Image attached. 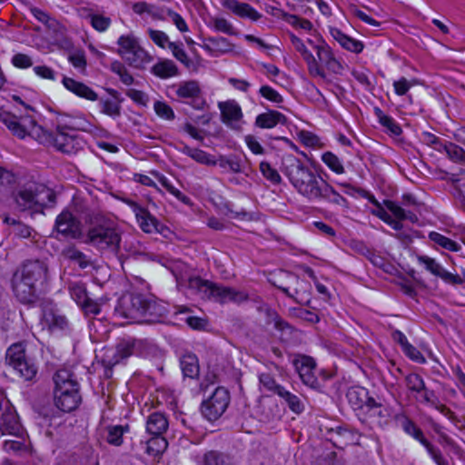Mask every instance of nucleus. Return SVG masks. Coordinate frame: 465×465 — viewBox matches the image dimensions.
Returning <instances> with one entry per match:
<instances>
[{"instance_id":"f257e3e1","label":"nucleus","mask_w":465,"mask_h":465,"mask_svg":"<svg viewBox=\"0 0 465 465\" xmlns=\"http://www.w3.org/2000/svg\"><path fill=\"white\" fill-rule=\"evenodd\" d=\"M0 122L17 138L30 136L39 143L53 146L64 153H74L82 147V142L77 135L68 133L59 125L54 133L49 132L38 125L27 113L16 115L1 108Z\"/></svg>"},{"instance_id":"f03ea898","label":"nucleus","mask_w":465,"mask_h":465,"mask_svg":"<svg viewBox=\"0 0 465 465\" xmlns=\"http://www.w3.org/2000/svg\"><path fill=\"white\" fill-rule=\"evenodd\" d=\"M282 172L297 192L309 200H320L325 182L292 154L282 157Z\"/></svg>"},{"instance_id":"7ed1b4c3","label":"nucleus","mask_w":465,"mask_h":465,"mask_svg":"<svg viewBox=\"0 0 465 465\" xmlns=\"http://www.w3.org/2000/svg\"><path fill=\"white\" fill-rule=\"evenodd\" d=\"M164 308L153 299L141 293H126L121 296L115 306L117 316L129 323H153L164 313Z\"/></svg>"},{"instance_id":"20e7f679","label":"nucleus","mask_w":465,"mask_h":465,"mask_svg":"<svg viewBox=\"0 0 465 465\" xmlns=\"http://www.w3.org/2000/svg\"><path fill=\"white\" fill-rule=\"evenodd\" d=\"M188 288L204 300H213L221 304L233 302L242 303L249 300V295L243 291L218 284L199 276H192L187 281Z\"/></svg>"},{"instance_id":"39448f33","label":"nucleus","mask_w":465,"mask_h":465,"mask_svg":"<svg viewBox=\"0 0 465 465\" xmlns=\"http://www.w3.org/2000/svg\"><path fill=\"white\" fill-rule=\"evenodd\" d=\"M54 405L64 412H70L78 408L82 401L80 385L74 374L67 369L58 370L54 377Z\"/></svg>"},{"instance_id":"423d86ee","label":"nucleus","mask_w":465,"mask_h":465,"mask_svg":"<svg viewBox=\"0 0 465 465\" xmlns=\"http://www.w3.org/2000/svg\"><path fill=\"white\" fill-rule=\"evenodd\" d=\"M121 232L111 223H103L90 227L85 242L101 252L117 254L121 244Z\"/></svg>"},{"instance_id":"0eeeda50","label":"nucleus","mask_w":465,"mask_h":465,"mask_svg":"<svg viewBox=\"0 0 465 465\" xmlns=\"http://www.w3.org/2000/svg\"><path fill=\"white\" fill-rule=\"evenodd\" d=\"M117 45L119 46L118 54L134 68H143L145 64L153 60L152 56L141 47L137 38L133 35H121L118 38Z\"/></svg>"},{"instance_id":"6e6552de","label":"nucleus","mask_w":465,"mask_h":465,"mask_svg":"<svg viewBox=\"0 0 465 465\" xmlns=\"http://www.w3.org/2000/svg\"><path fill=\"white\" fill-rule=\"evenodd\" d=\"M230 403V393L224 387H217L213 393L203 401L201 411L210 421L218 420L226 411Z\"/></svg>"},{"instance_id":"1a4fd4ad","label":"nucleus","mask_w":465,"mask_h":465,"mask_svg":"<svg viewBox=\"0 0 465 465\" xmlns=\"http://www.w3.org/2000/svg\"><path fill=\"white\" fill-rule=\"evenodd\" d=\"M54 194L52 191L45 186H40L35 191L32 189H20L15 200L17 206L22 211L34 209L35 207H43L46 204L45 199L52 203L54 201Z\"/></svg>"},{"instance_id":"9d476101","label":"nucleus","mask_w":465,"mask_h":465,"mask_svg":"<svg viewBox=\"0 0 465 465\" xmlns=\"http://www.w3.org/2000/svg\"><path fill=\"white\" fill-rule=\"evenodd\" d=\"M405 385L411 396L423 404H434L435 393L429 390L422 377L417 373H410L404 378Z\"/></svg>"},{"instance_id":"9b49d317","label":"nucleus","mask_w":465,"mask_h":465,"mask_svg":"<svg viewBox=\"0 0 465 465\" xmlns=\"http://www.w3.org/2000/svg\"><path fill=\"white\" fill-rule=\"evenodd\" d=\"M47 265L39 260L27 261L21 270L15 273V276L24 280L37 289L38 283H43L47 277Z\"/></svg>"},{"instance_id":"f8f14e48","label":"nucleus","mask_w":465,"mask_h":465,"mask_svg":"<svg viewBox=\"0 0 465 465\" xmlns=\"http://www.w3.org/2000/svg\"><path fill=\"white\" fill-rule=\"evenodd\" d=\"M54 230L67 239H79L82 235L81 222L67 210L56 217Z\"/></svg>"},{"instance_id":"ddd939ff","label":"nucleus","mask_w":465,"mask_h":465,"mask_svg":"<svg viewBox=\"0 0 465 465\" xmlns=\"http://www.w3.org/2000/svg\"><path fill=\"white\" fill-rule=\"evenodd\" d=\"M289 36L292 46L301 54L305 61L310 75L312 77H320L323 80L326 79L327 75L324 69L319 64L312 52L308 50L304 42L294 34H290Z\"/></svg>"},{"instance_id":"4468645a","label":"nucleus","mask_w":465,"mask_h":465,"mask_svg":"<svg viewBox=\"0 0 465 465\" xmlns=\"http://www.w3.org/2000/svg\"><path fill=\"white\" fill-rule=\"evenodd\" d=\"M293 364L302 381L305 385L313 389L318 388L319 381L315 375L316 363L312 357L305 355L299 356L293 361Z\"/></svg>"},{"instance_id":"2eb2a0df","label":"nucleus","mask_w":465,"mask_h":465,"mask_svg":"<svg viewBox=\"0 0 465 465\" xmlns=\"http://www.w3.org/2000/svg\"><path fill=\"white\" fill-rule=\"evenodd\" d=\"M0 430L2 434H8L21 439L24 430L18 415L11 404L0 416Z\"/></svg>"},{"instance_id":"dca6fc26","label":"nucleus","mask_w":465,"mask_h":465,"mask_svg":"<svg viewBox=\"0 0 465 465\" xmlns=\"http://www.w3.org/2000/svg\"><path fill=\"white\" fill-rule=\"evenodd\" d=\"M418 261L428 272L435 276L441 278L446 282L452 284L463 283V280L460 275L453 274L445 271L444 268L438 262H436L435 259L423 255L419 256Z\"/></svg>"},{"instance_id":"f3484780","label":"nucleus","mask_w":465,"mask_h":465,"mask_svg":"<svg viewBox=\"0 0 465 465\" xmlns=\"http://www.w3.org/2000/svg\"><path fill=\"white\" fill-rule=\"evenodd\" d=\"M223 122L232 129L239 130V122L242 118V108L234 100L221 102L218 104Z\"/></svg>"},{"instance_id":"a211bd4d","label":"nucleus","mask_w":465,"mask_h":465,"mask_svg":"<svg viewBox=\"0 0 465 465\" xmlns=\"http://www.w3.org/2000/svg\"><path fill=\"white\" fill-rule=\"evenodd\" d=\"M12 287L15 296L20 302L33 304L37 302V289L30 283H26L24 280L14 275Z\"/></svg>"},{"instance_id":"6ab92c4d","label":"nucleus","mask_w":465,"mask_h":465,"mask_svg":"<svg viewBox=\"0 0 465 465\" xmlns=\"http://www.w3.org/2000/svg\"><path fill=\"white\" fill-rule=\"evenodd\" d=\"M135 214L140 228L146 233L157 231V220L143 207L132 200H125Z\"/></svg>"},{"instance_id":"aec40b11","label":"nucleus","mask_w":465,"mask_h":465,"mask_svg":"<svg viewBox=\"0 0 465 465\" xmlns=\"http://www.w3.org/2000/svg\"><path fill=\"white\" fill-rule=\"evenodd\" d=\"M385 207L393 214L396 218L394 219L390 226L395 231H401L403 228L401 221L408 220L412 223H416L418 222V216L410 211H406L395 202L385 200L384 201Z\"/></svg>"},{"instance_id":"412c9836","label":"nucleus","mask_w":465,"mask_h":465,"mask_svg":"<svg viewBox=\"0 0 465 465\" xmlns=\"http://www.w3.org/2000/svg\"><path fill=\"white\" fill-rule=\"evenodd\" d=\"M41 324L50 331H64L68 327L65 316L53 309H46L43 312Z\"/></svg>"},{"instance_id":"4be33fe9","label":"nucleus","mask_w":465,"mask_h":465,"mask_svg":"<svg viewBox=\"0 0 465 465\" xmlns=\"http://www.w3.org/2000/svg\"><path fill=\"white\" fill-rule=\"evenodd\" d=\"M223 6L241 18L258 21L262 17V15L247 3H242L237 0H225Z\"/></svg>"},{"instance_id":"5701e85b","label":"nucleus","mask_w":465,"mask_h":465,"mask_svg":"<svg viewBox=\"0 0 465 465\" xmlns=\"http://www.w3.org/2000/svg\"><path fill=\"white\" fill-rule=\"evenodd\" d=\"M30 12L35 19L44 24L46 28L55 36H63L65 34V27L58 20L52 17L48 13L37 7H32Z\"/></svg>"},{"instance_id":"b1692460","label":"nucleus","mask_w":465,"mask_h":465,"mask_svg":"<svg viewBox=\"0 0 465 465\" xmlns=\"http://www.w3.org/2000/svg\"><path fill=\"white\" fill-rule=\"evenodd\" d=\"M145 427L152 436L163 435L169 427L168 419L163 412L153 411L147 417Z\"/></svg>"},{"instance_id":"393cba45","label":"nucleus","mask_w":465,"mask_h":465,"mask_svg":"<svg viewBox=\"0 0 465 465\" xmlns=\"http://www.w3.org/2000/svg\"><path fill=\"white\" fill-rule=\"evenodd\" d=\"M64 86L73 94L79 97L87 99L89 101H96L98 99L97 94L84 83L75 81L73 78L64 76L63 78Z\"/></svg>"},{"instance_id":"a878e982","label":"nucleus","mask_w":465,"mask_h":465,"mask_svg":"<svg viewBox=\"0 0 465 465\" xmlns=\"http://www.w3.org/2000/svg\"><path fill=\"white\" fill-rule=\"evenodd\" d=\"M346 397L349 403L355 410L363 409L364 407L368 410L371 405V401L373 398L369 397L368 391L361 387H351L348 390Z\"/></svg>"},{"instance_id":"bb28decb","label":"nucleus","mask_w":465,"mask_h":465,"mask_svg":"<svg viewBox=\"0 0 465 465\" xmlns=\"http://www.w3.org/2000/svg\"><path fill=\"white\" fill-rule=\"evenodd\" d=\"M287 119L282 113L274 110H270L257 115L255 119V125L262 129H271L277 124H285Z\"/></svg>"},{"instance_id":"cd10ccee","label":"nucleus","mask_w":465,"mask_h":465,"mask_svg":"<svg viewBox=\"0 0 465 465\" xmlns=\"http://www.w3.org/2000/svg\"><path fill=\"white\" fill-rule=\"evenodd\" d=\"M66 131H83L91 133L93 124L82 115L65 116L57 124Z\"/></svg>"},{"instance_id":"c85d7f7f","label":"nucleus","mask_w":465,"mask_h":465,"mask_svg":"<svg viewBox=\"0 0 465 465\" xmlns=\"http://www.w3.org/2000/svg\"><path fill=\"white\" fill-rule=\"evenodd\" d=\"M371 405L366 410V414L370 421L378 427H383L389 421V411L387 408L371 400Z\"/></svg>"},{"instance_id":"c756f323","label":"nucleus","mask_w":465,"mask_h":465,"mask_svg":"<svg viewBox=\"0 0 465 465\" xmlns=\"http://www.w3.org/2000/svg\"><path fill=\"white\" fill-rule=\"evenodd\" d=\"M331 35L346 50L359 54L363 50V44L353 39L336 27H330Z\"/></svg>"},{"instance_id":"7c9ffc66","label":"nucleus","mask_w":465,"mask_h":465,"mask_svg":"<svg viewBox=\"0 0 465 465\" xmlns=\"http://www.w3.org/2000/svg\"><path fill=\"white\" fill-rule=\"evenodd\" d=\"M287 277L289 278V281L293 285L284 287V286H278V288L284 292L287 296L293 298L298 302H302V297L301 296V292L304 291L306 287H308V283L305 281L301 280L297 275L287 273Z\"/></svg>"},{"instance_id":"2f4dec72","label":"nucleus","mask_w":465,"mask_h":465,"mask_svg":"<svg viewBox=\"0 0 465 465\" xmlns=\"http://www.w3.org/2000/svg\"><path fill=\"white\" fill-rule=\"evenodd\" d=\"M151 72L155 76L165 79L178 75L179 69L173 61L163 59L151 68Z\"/></svg>"},{"instance_id":"473e14b6","label":"nucleus","mask_w":465,"mask_h":465,"mask_svg":"<svg viewBox=\"0 0 465 465\" xmlns=\"http://www.w3.org/2000/svg\"><path fill=\"white\" fill-rule=\"evenodd\" d=\"M175 94L180 98L196 99L201 94V88L197 81L191 80L182 82L173 86Z\"/></svg>"},{"instance_id":"72a5a7b5","label":"nucleus","mask_w":465,"mask_h":465,"mask_svg":"<svg viewBox=\"0 0 465 465\" xmlns=\"http://www.w3.org/2000/svg\"><path fill=\"white\" fill-rule=\"evenodd\" d=\"M134 341L131 339L123 340L118 342L114 351H112L114 359H108V364H117L121 360L126 359L131 356L134 351Z\"/></svg>"},{"instance_id":"f704fd0d","label":"nucleus","mask_w":465,"mask_h":465,"mask_svg":"<svg viewBox=\"0 0 465 465\" xmlns=\"http://www.w3.org/2000/svg\"><path fill=\"white\" fill-rule=\"evenodd\" d=\"M181 151L183 153L188 155L189 157H191L199 163L209 166L216 165V160L214 159V157L201 149L192 148L188 145H183Z\"/></svg>"},{"instance_id":"c9c22d12","label":"nucleus","mask_w":465,"mask_h":465,"mask_svg":"<svg viewBox=\"0 0 465 465\" xmlns=\"http://www.w3.org/2000/svg\"><path fill=\"white\" fill-rule=\"evenodd\" d=\"M4 223L9 225V232L18 238H30L34 232L28 225L9 216L5 217Z\"/></svg>"},{"instance_id":"e433bc0d","label":"nucleus","mask_w":465,"mask_h":465,"mask_svg":"<svg viewBox=\"0 0 465 465\" xmlns=\"http://www.w3.org/2000/svg\"><path fill=\"white\" fill-rule=\"evenodd\" d=\"M375 115L377 116L379 123L386 129V132L391 135L398 136L401 134V127L396 123V121L390 115L385 114L380 108L374 109Z\"/></svg>"},{"instance_id":"4c0bfd02","label":"nucleus","mask_w":465,"mask_h":465,"mask_svg":"<svg viewBox=\"0 0 465 465\" xmlns=\"http://www.w3.org/2000/svg\"><path fill=\"white\" fill-rule=\"evenodd\" d=\"M25 381H33L38 372V367L35 362L29 358H25L14 367Z\"/></svg>"},{"instance_id":"58836bf2","label":"nucleus","mask_w":465,"mask_h":465,"mask_svg":"<svg viewBox=\"0 0 465 465\" xmlns=\"http://www.w3.org/2000/svg\"><path fill=\"white\" fill-rule=\"evenodd\" d=\"M429 239L431 242H433L435 244H437L439 247H441L445 250H448L450 252H459L461 250V245L458 242H456L440 232H430L429 233Z\"/></svg>"},{"instance_id":"ea45409f","label":"nucleus","mask_w":465,"mask_h":465,"mask_svg":"<svg viewBox=\"0 0 465 465\" xmlns=\"http://www.w3.org/2000/svg\"><path fill=\"white\" fill-rule=\"evenodd\" d=\"M203 462V465H235L231 456L217 450L206 452Z\"/></svg>"},{"instance_id":"a19ab883","label":"nucleus","mask_w":465,"mask_h":465,"mask_svg":"<svg viewBox=\"0 0 465 465\" xmlns=\"http://www.w3.org/2000/svg\"><path fill=\"white\" fill-rule=\"evenodd\" d=\"M336 438L333 439L334 444H358L361 434L358 431L347 428L339 427L336 430Z\"/></svg>"},{"instance_id":"79ce46f5","label":"nucleus","mask_w":465,"mask_h":465,"mask_svg":"<svg viewBox=\"0 0 465 465\" xmlns=\"http://www.w3.org/2000/svg\"><path fill=\"white\" fill-rule=\"evenodd\" d=\"M203 47L211 53L224 54L232 50V45L224 37H209Z\"/></svg>"},{"instance_id":"37998d69","label":"nucleus","mask_w":465,"mask_h":465,"mask_svg":"<svg viewBox=\"0 0 465 465\" xmlns=\"http://www.w3.org/2000/svg\"><path fill=\"white\" fill-rule=\"evenodd\" d=\"M278 389V395L285 401L292 411L300 414L304 411V404L297 395L288 391L284 388Z\"/></svg>"},{"instance_id":"c03bdc74","label":"nucleus","mask_w":465,"mask_h":465,"mask_svg":"<svg viewBox=\"0 0 465 465\" xmlns=\"http://www.w3.org/2000/svg\"><path fill=\"white\" fill-rule=\"evenodd\" d=\"M168 446L166 439L163 435L153 436L146 441V453L150 456L156 457L162 454Z\"/></svg>"},{"instance_id":"a18cd8bd","label":"nucleus","mask_w":465,"mask_h":465,"mask_svg":"<svg viewBox=\"0 0 465 465\" xmlns=\"http://www.w3.org/2000/svg\"><path fill=\"white\" fill-rule=\"evenodd\" d=\"M25 358V345L23 343H15L8 348L5 361L7 364L14 368Z\"/></svg>"},{"instance_id":"49530a36","label":"nucleus","mask_w":465,"mask_h":465,"mask_svg":"<svg viewBox=\"0 0 465 465\" xmlns=\"http://www.w3.org/2000/svg\"><path fill=\"white\" fill-rule=\"evenodd\" d=\"M403 429L408 434L419 440L426 448L428 452L435 448L429 440H427L421 430L418 428L411 420H406L403 423Z\"/></svg>"},{"instance_id":"de8ad7c7","label":"nucleus","mask_w":465,"mask_h":465,"mask_svg":"<svg viewBox=\"0 0 465 465\" xmlns=\"http://www.w3.org/2000/svg\"><path fill=\"white\" fill-rule=\"evenodd\" d=\"M181 368L184 376L190 378L197 376L199 372V365L196 356L193 354L183 356L181 359Z\"/></svg>"},{"instance_id":"09e8293b","label":"nucleus","mask_w":465,"mask_h":465,"mask_svg":"<svg viewBox=\"0 0 465 465\" xmlns=\"http://www.w3.org/2000/svg\"><path fill=\"white\" fill-rule=\"evenodd\" d=\"M62 253L65 259L76 262L83 269L90 264L87 256L74 246L66 247Z\"/></svg>"},{"instance_id":"8fccbe9b","label":"nucleus","mask_w":465,"mask_h":465,"mask_svg":"<svg viewBox=\"0 0 465 465\" xmlns=\"http://www.w3.org/2000/svg\"><path fill=\"white\" fill-rule=\"evenodd\" d=\"M152 173L157 178L159 183L176 199L181 201L183 203H190V198L184 195L180 190L173 185V183L166 178L164 175L159 173L158 172H152Z\"/></svg>"},{"instance_id":"3c124183","label":"nucleus","mask_w":465,"mask_h":465,"mask_svg":"<svg viewBox=\"0 0 465 465\" xmlns=\"http://www.w3.org/2000/svg\"><path fill=\"white\" fill-rule=\"evenodd\" d=\"M129 426L114 425L107 427L106 441L114 446H120L123 443V436L128 431Z\"/></svg>"},{"instance_id":"603ef678","label":"nucleus","mask_w":465,"mask_h":465,"mask_svg":"<svg viewBox=\"0 0 465 465\" xmlns=\"http://www.w3.org/2000/svg\"><path fill=\"white\" fill-rule=\"evenodd\" d=\"M313 49L316 51L319 64L322 63L326 66L335 59L331 47L322 40H319V43L313 45Z\"/></svg>"},{"instance_id":"864d4df0","label":"nucleus","mask_w":465,"mask_h":465,"mask_svg":"<svg viewBox=\"0 0 465 465\" xmlns=\"http://www.w3.org/2000/svg\"><path fill=\"white\" fill-rule=\"evenodd\" d=\"M121 101H113L110 99L100 100L101 112L112 118H116L121 114Z\"/></svg>"},{"instance_id":"5fc2aeb1","label":"nucleus","mask_w":465,"mask_h":465,"mask_svg":"<svg viewBox=\"0 0 465 465\" xmlns=\"http://www.w3.org/2000/svg\"><path fill=\"white\" fill-rule=\"evenodd\" d=\"M327 200L338 205H346V199L341 196L337 191L334 190L328 183H326L323 191L322 193L320 200Z\"/></svg>"},{"instance_id":"6e6d98bb","label":"nucleus","mask_w":465,"mask_h":465,"mask_svg":"<svg viewBox=\"0 0 465 465\" xmlns=\"http://www.w3.org/2000/svg\"><path fill=\"white\" fill-rule=\"evenodd\" d=\"M110 69L114 74H118L122 83L125 85H131L134 83V79L132 74L128 72L124 64L119 61H114L111 64Z\"/></svg>"},{"instance_id":"4d7b16f0","label":"nucleus","mask_w":465,"mask_h":465,"mask_svg":"<svg viewBox=\"0 0 465 465\" xmlns=\"http://www.w3.org/2000/svg\"><path fill=\"white\" fill-rule=\"evenodd\" d=\"M322 162L334 173L341 174L344 173V167L337 155L331 152H326L322 155Z\"/></svg>"},{"instance_id":"13d9d810","label":"nucleus","mask_w":465,"mask_h":465,"mask_svg":"<svg viewBox=\"0 0 465 465\" xmlns=\"http://www.w3.org/2000/svg\"><path fill=\"white\" fill-rule=\"evenodd\" d=\"M211 26L218 32H222L223 34L233 35H235V30L233 25L223 17H212L211 18Z\"/></svg>"},{"instance_id":"bf43d9fd","label":"nucleus","mask_w":465,"mask_h":465,"mask_svg":"<svg viewBox=\"0 0 465 465\" xmlns=\"http://www.w3.org/2000/svg\"><path fill=\"white\" fill-rule=\"evenodd\" d=\"M94 29L104 32L111 25V19L102 15L90 13L87 15Z\"/></svg>"},{"instance_id":"052dcab7","label":"nucleus","mask_w":465,"mask_h":465,"mask_svg":"<svg viewBox=\"0 0 465 465\" xmlns=\"http://www.w3.org/2000/svg\"><path fill=\"white\" fill-rule=\"evenodd\" d=\"M260 172L264 178L274 184H279L282 182V178L278 171L272 168L268 162L262 161L260 163Z\"/></svg>"},{"instance_id":"680f3d73","label":"nucleus","mask_w":465,"mask_h":465,"mask_svg":"<svg viewBox=\"0 0 465 465\" xmlns=\"http://www.w3.org/2000/svg\"><path fill=\"white\" fill-rule=\"evenodd\" d=\"M168 48L172 51L173 55L186 67L192 64L191 59L188 57L186 52L183 48V44L172 42L169 44Z\"/></svg>"},{"instance_id":"e2e57ef3","label":"nucleus","mask_w":465,"mask_h":465,"mask_svg":"<svg viewBox=\"0 0 465 465\" xmlns=\"http://www.w3.org/2000/svg\"><path fill=\"white\" fill-rule=\"evenodd\" d=\"M216 164L221 168L238 173L242 172L241 162L236 158H226L224 156L219 157L216 160Z\"/></svg>"},{"instance_id":"0e129e2a","label":"nucleus","mask_w":465,"mask_h":465,"mask_svg":"<svg viewBox=\"0 0 465 465\" xmlns=\"http://www.w3.org/2000/svg\"><path fill=\"white\" fill-rule=\"evenodd\" d=\"M148 35L151 38V40L159 47L165 48L166 46H169V44L171 43L169 41L168 35L160 30H154L152 28H149L147 30Z\"/></svg>"},{"instance_id":"69168bd1","label":"nucleus","mask_w":465,"mask_h":465,"mask_svg":"<svg viewBox=\"0 0 465 465\" xmlns=\"http://www.w3.org/2000/svg\"><path fill=\"white\" fill-rule=\"evenodd\" d=\"M286 22L292 26L304 31H311L313 27L312 24L304 18H302L296 15H289L285 18Z\"/></svg>"},{"instance_id":"338daca9","label":"nucleus","mask_w":465,"mask_h":465,"mask_svg":"<svg viewBox=\"0 0 465 465\" xmlns=\"http://www.w3.org/2000/svg\"><path fill=\"white\" fill-rule=\"evenodd\" d=\"M417 84L416 80H408L405 77H401L399 80L394 81L393 87L396 94L402 96L405 95L409 90Z\"/></svg>"},{"instance_id":"774afa93","label":"nucleus","mask_w":465,"mask_h":465,"mask_svg":"<svg viewBox=\"0 0 465 465\" xmlns=\"http://www.w3.org/2000/svg\"><path fill=\"white\" fill-rule=\"evenodd\" d=\"M71 295L82 307H87L88 297L84 286L75 284L71 288Z\"/></svg>"}]
</instances>
